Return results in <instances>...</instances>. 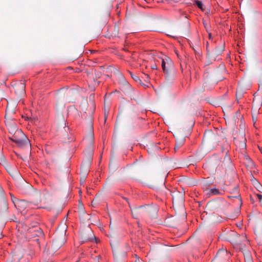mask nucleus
I'll return each mask as SVG.
<instances>
[{
    "label": "nucleus",
    "mask_w": 262,
    "mask_h": 262,
    "mask_svg": "<svg viewBox=\"0 0 262 262\" xmlns=\"http://www.w3.org/2000/svg\"><path fill=\"white\" fill-rule=\"evenodd\" d=\"M28 224L24 223L22 225V232L25 234L27 240H33L38 244V238L37 237H42L43 233L41 229L38 226L37 223H35L31 227H28Z\"/></svg>",
    "instance_id": "nucleus-1"
},
{
    "label": "nucleus",
    "mask_w": 262,
    "mask_h": 262,
    "mask_svg": "<svg viewBox=\"0 0 262 262\" xmlns=\"http://www.w3.org/2000/svg\"><path fill=\"white\" fill-rule=\"evenodd\" d=\"M9 138L15 142L19 147H31L30 141L21 129H17L14 135L9 137Z\"/></svg>",
    "instance_id": "nucleus-2"
},
{
    "label": "nucleus",
    "mask_w": 262,
    "mask_h": 262,
    "mask_svg": "<svg viewBox=\"0 0 262 262\" xmlns=\"http://www.w3.org/2000/svg\"><path fill=\"white\" fill-rule=\"evenodd\" d=\"M14 205L17 209L25 215L29 209L36 208L38 206V203L35 204L25 200H18L14 203Z\"/></svg>",
    "instance_id": "nucleus-3"
},
{
    "label": "nucleus",
    "mask_w": 262,
    "mask_h": 262,
    "mask_svg": "<svg viewBox=\"0 0 262 262\" xmlns=\"http://www.w3.org/2000/svg\"><path fill=\"white\" fill-rule=\"evenodd\" d=\"M123 199L128 203L129 206L130 208L132 215L134 218L138 219L141 214L144 213L146 212L144 207L141 206L138 207H135L133 209L131 208V207L128 202V199L126 198H123Z\"/></svg>",
    "instance_id": "nucleus-4"
},
{
    "label": "nucleus",
    "mask_w": 262,
    "mask_h": 262,
    "mask_svg": "<svg viewBox=\"0 0 262 262\" xmlns=\"http://www.w3.org/2000/svg\"><path fill=\"white\" fill-rule=\"evenodd\" d=\"M13 88L15 93L19 94H23L25 92L26 84L24 81L15 83Z\"/></svg>",
    "instance_id": "nucleus-5"
},
{
    "label": "nucleus",
    "mask_w": 262,
    "mask_h": 262,
    "mask_svg": "<svg viewBox=\"0 0 262 262\" xmlns=\"http://www.w3.org/2000/svg\"><path fill=\"white\" fill-rule=\"evenodd\" d=\"M208 193L210 195H223L225 193V189L223 188L218 189L212 188L209 190Z\"/></svg>",
    "instance_id": "nucleus-6"
},
{
    "label": "nucleus",
    "mask_w": 262,
    "mask_h": 262,
    "mask_svg": "<svg viewBox=\"0 0 262 262\" xmlns=\"http://www.w3.org/2000/svg\"><path fill=\"white\" fill-rule=\"evenodd\" d=\"M171 62V60L168 57L162 59L161 66L164 73H167L168 72V70L166 68V64L167 63L168 65H169Z\"/></svg>",
    "instance_id": "nucleus-7"
},
{
    "label": "nucleus",
    "mask_w": 262,
    "mask_h": 262,
    "mask_svg": "<svg viewBox=\"0 0 262 262\" xmlns=\"http://www.w3.org/2000/svg\"><path fill=\"white\" fill-rule=\"evenodd\" d=\"M237 237L238 234L236 232L233 231H230L228 233L226 239H227L230 242H233V239H235Z\"/></svg>",
    "instance_id": "nucleus-8"
},
{
    "label": "nucleus",
    "mask_w": 262,
    "mask_h": 262,
    "mask_svg": "<svg viewBox=\"0 0 262 262\" xmlns=\"http://www.w3.org/2000/svg\"><path fill=\"white\" fill-rule=\"evenodd\" d=\"M234 191H235V195H228V198H239L240 195H239V190H238V186H235L234 187Z\"/></svg>",
    "instance_id": "nucleus-9"
},
{
    "label": "nucleus",
    "mask_w": 262,
    "mask_h": 262,
    "mask_svg": "<svg viewBox=\"0 0 262 262\" xmlns=\"http://www.w3.org/2000/svg\"><path fill=\"white\" fill-rule=\"evenodd\" d=\"M17 129H18L17 128V127L15 124L10 126L9 128V133L11 135V136L14 135V134L15 133V132H16Z\"/></svg>",
    "instance_id": "nucleus-10"
},
{
    "label": "nucleus",
    "mask_w": 262,
    "mask_h": 262,
    "mask_svg": "<svg viewBox=\"0 0 262 262\" xmlns=\"http://www.w3.org/2000/svg\"><path fill=\"white\" fill-rule=\"evenodd\" d=\"M130 75L131 76L132 78L136 81V82H139L140 84H142L141 82V80L140 79V78L135 75H134L132 72H129Z\"/></svg>",
    "instance_id": "nucleus-11"
},
{
    "label": "nucleus",
    "mask_w": 262,
    "mask_h": 262,
    "mask_svg": "<svg viewBox=\"0 0 262 262\" xmlns=\"http://www.w3.org/2000/svg\"><path fill=\"white\" fill-rule=\"evenodd\" d=\"M31 256L29 254L24 255L20 259L19 262H29Z\"/></svg>",
    "instance_id": "nucleus-12"
},
{
    "label": "nucleus",
    "mask_w": 262,
    "mask_h": 262,
    "mask_svg": "<svg viewBox=\"0 0 262 262\" xmlns=\"http://www.w3.org/2000/svg\"><path fill=\"white\" fill-rule=\"evenodd\" d=\"M227 255V251L226 250H224L223 249H222V250L220 249L217 252V256H222V255Z\"/></svg>",
    "instance_id": "nucleus-13"
},
{
    "label": "nucleus",
    "mask_w": 262,
    "mask_h": 262,
    "mask_svg": "<svg viewBox=\"0 0 262 262\" xmlns=\"http://www.w3.org/2000/svg\"><path fill=\"white\" fill-rule=\"evenodd\" d=\"M142 78L144 79L145 82L146 83H149L150 77L148 75L144 74V77H142Z\"/></svg>",
    "instance_id": "nucleus-14"
},
{
    "label": "nucleus",
    "mask_w": 262,
    "mask_h": 262,
    "mask_svg": "<svg viewBox=\"0 0 262 262\" xmlns=\"http://www.w3.org/2000/svg\"><path fill=\"white\" fill-rule=\"evenodd\" d=\"M196 4L199 8L202 9L203 4L201 1H196Z\"/></svg>",
    "instance_id": "nucleus-15"
},
{
    "label": "nucleus",
    "mask_w": 262,
    "mask_h": 262,
    "mask_svg": "<svg viewBox=\"0 0 262 262\" xmlns=\"http://www.w3.org/2000/svg\"><path fill=\"white\" fill-rule=\"evenodd\" d=\"M245 262H253L252 259L250 256L247 257V259L245 260Z\"/></svg>",
    "instance_id": "nucleus-16"
},
{
    "label": "nucleus",
    "mask_w": 262,
    "mask_h": 262,
    "mask_svg": "<svg viewBox=\"0 0 262 262\" xmlns=\"http://www.w3.org/2000/svg\"><path fill=\"white\" fill-rule=\"evenodd\" d=\"M256 185H257V189H259V188H262V186H261V185L258 182L256 181Z\"/></svg>",
    "instance_id": "nucleus-17"
},
{
    "label": "nucleus",
    "mask_w": 262,
    "mask_h": 262,
    "mask_svg": "<svg viewBox=\"0 0 262 262\" xmlns=\"http://www.w3.org/2000/svg\"><path fill=\"white\" fill-rule=\"evenodd\" d=\"M181 147V144H179L178 143L176 144V146L174 147L175 150H176L177 149H179Z\"/></svg>",
    "instance_id": "nucleus-18"
},
{
    "label": "nucleus",
    "mask_w": 262,
    "mask_h": 262,
    "mask_svg": "<svg viewBox=\"0 0 262 262\" xmlns=\"http://www.w3.org/2000/svg\"><path fill=\"white\" fill-rule=\"evenodd\" d=\"M246 144L245 142H243L242 144H241V147L245 149L246 148Z\"/></svg>",
    "instance_id": "nucleus-19"
},
{
    "label": "nucleus",
    "mask_w": 262,
    "mask_h": 262,
    "mask_svg": "<svg viewBox=\"0 0 262 262\" xmlns=\"http://www.w3.org/2000/svg\"><path fill=\"white\" fill-rule=\"evenodd\" d=\"M93 239H82V242L92 241Z\"/></svg>",
    "instance_id": "nucleus-20"
},
{
    "label": "nucleus",
    "mask_w": 262,
    "mask_h": 262,
    "mask_svg": "<svg viewBox=\"0 0 262 262\" xmlns=\"http://www.w3.org/2000/svg\"><path fill=\"white\" fill-rule=\"evenodd\" d=\"M151 68L152 69H157V66L156 64H154V65L151 66Z\"/></svg>",
    "instance_id": "nucleus-21"
},
{
    "label": "nucleus",
    "mask_w": 262,
    "mask_h": 262,
    "mask_svg": "<svg viewBox=\"0 0 262 262\" xmlns=\"http://www.w3.org/2000/svg\"><path fill=\"white\" fill-rule=\"evenodd\" d=\"M165 2H167V3H171V2H172V0H164Z\"/></svg>",
    "instance_id": "nucleus-22"
},
{
    "label": "nucleus",
    "mask_w": 262,
    "mask_h": 262,
    "mask_svg": "<svg viewBox=\"0 0 262 262\" xmlns=\"http://www.w3.org/2000/svg\"><path fill=\"white\" fill-rule=\"evenodd\" d=\"M232 194H233V195H235V191H234V188L233 189V191L231 192Z\"/></svg>",
    "instance_id": "nucleus-23"
},
{
    "label": "nucleus",
    "mask_w": 262,
    "mask_h": 262,
    "mask_svg": "<svg viewBox=\"0 0 262 262\" xmlns=\"http://www.w3.org/2000/svg\"><path fill=\"white\" fill-rule=\"evenodd\" d=\"M135 262H140V261H139V258H138L135 260Z\"/></svg>",
    "instance_id": "nucleus-24"
},
{
    "label": "nucleus",
    "mask_w": 262,
    "mask_h": 262,
    "mask_svg": "<svg viewBox=\"0 0 262 262\" xmlns=\"http://www.w3.org/2000/svg\"><path fill=\"white\" fill-rule=\"evenodd\" d=\"M76 262H77V261H76Z\"/></svg>",
    "instance_id": "nucleus-25"
}]
</instances>
